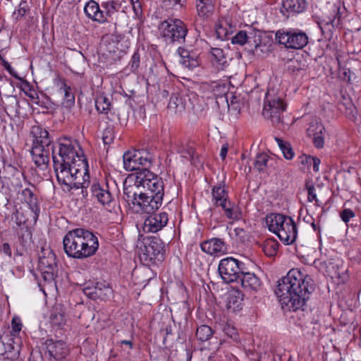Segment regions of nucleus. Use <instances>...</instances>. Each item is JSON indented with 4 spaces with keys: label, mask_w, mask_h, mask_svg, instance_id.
I'll use <instances>...</instances> for the list:
<instances>
[{
    "label": "nucleus",
    "mask_w": 361,
    "mask_h": 361,
    "mask_svg": "<svg viewBox=\"0 0 361 361\" xmlns=\"http://www.w3.org/2000/svg\"><path fill=\"white\" fill-rule=\"evenodd\" d=\"M314 290L312 278L298 269H292L278 281L275 293L283 308L296 311L305 305Z\"/></svg>",
    "instance_id": "f257e3e1"
},
{
    "label": "nucleus",
    "mask_w": 361,
    "mask_h": 361,
    "mask_svg": "<svg viewBox=\"0 0 361 361\" xmlns=\"http://www.w3.org/2000/svg\"><path fill=\"white\" fill-rule=\"evenodd\" d=\"M63 245L65 253L75 259H85L95 254L99 247L97 238L85 228L69 231L63 237Z\"/></svg>",
    "instance_id": "f03ea898"
},
{
    "label": "nucleus",
    "mask_w": 361,
    "mask_h": 361,
    "mask_svg": "<svg viewBox=\"0 0 361 361\" xmlns=\"http://www.w3.org/2000/svg\"><path fill=\"white\" fill-rule=\"evenodd\" d=\"M76 164H66L59 162L57 155H54L53 162L56 178L61 185L69 188H81L83 189L90 184V174L87 160L77 159Z\"/></svg>",
    "instance_id": "7ed1b4c3"
},
{
    "label": "nucleus",
    "mask_w": 361,
    "mask_h": 361,
    "mask_svg": "<svg viewBox=\"0 0 361 361\" xmlns=\"http://www.w3.org/2000/svg\"><path fill=\"white\" fill-rule=\"evenodd\" d=\"M268 229L277 235L286 245L293 244L297 237L296 225L293 219L281 214H270L266 216Z\"/></svg>",
    "instance_id": "20e7f679"
},
{
    "label": "nucleus",
    "mask_w": 361,
    "mask_h": 361,
    "mask_svg": "<svg viewBox=\"0 0 361 361\" xmlns=\"http://www.w3.org/2000/svg\"><path fill=\"white\" fill-rule=\"evenodd\" d=\"M286 109L282 93L278 94L274 90H268L264 103L263 116L274 126L282 123L281 115Z\"/></svg>",
    "instance_id": "39448f33"
},
{
    "label": "nucleus",
    "mask_w": 361,
    "mask_h": 361,
    "mask_svg": "<svg viewBox=\"0 0 361 361\" xmlns=\"http://www.w3.org/2000/svg\"><path fill=\"white\" fill-rule=\"evenodd\" d=\"M24 206L23 209L21 207L19 209H16L14 215L18 226V228H16L17 233L23 242H26L31 238L32 234L25 222L29 220L30 217L35 222L37 221L40 209L39 204H24Z\"/></svg>",
    "instance_id": "423d86ee"
},
{
    "label": "nucleus",
    "mask_w": 361,
    "mask_h": 361,
    "mask_svg": "<svg viewBox=\"0 0 361 361\" xmlns=\"http://www.w3.org/2000/svg\"><path fill=\"white\" fill-rule=\"evenodd\" d=\"M144 248L142 250L140 259L147 265L155 264L164 261L165 245L164 242L155 236L144 240Z\"/></svg>",
    "instance_id": "0eeeda50"
},
{
    "label": "nucleus",
    "mask_w": 361,
    "mask_h": 361,
    "mask_svg": "<svg viewBox=\"0 0 361 361\" xmlns=\"http://www.w3.org/2000/svg\"><path fill=\"white\" fill-rule=\"evenodd\" d=\"M161 35L168 43H181L185 40L187 29L179 19H167L159 26Z\"/></svg>",
    "instance_id": "6e6552de"
},
{
    "label": "nucleus",
    "mask_w": 361,
    "mask_h": 361,
    "mask_svg": "<svg viewBox=\"0 0 361 361\" xmlns=\"http://www.w3.org/2000/svg\"><path fill=\"white\" fill-rule=\"evenodd\" d=\"M275 39L277 42L288 49H300L308 43L307 34L298 30H279L276 33Z\"/></svg>",
    "instance_id": "1a4fd4ad"
},
{
    "label": "nucleus",
    "mask_w": 361,
    "mask_h": 361,
    "mask_svg": "<svg viewBox=\"0 0 361 361\" xmlns=\"http://www.w3.org/2000/svg\"><path fill=\"white\" fill-rule=\"evenodd\" d=\"M243 269L244 264L233 257L222 259L218 267L219 275L226 283L238 282Z\"/></svg>",
    "instance_id": "9d476101"
},
{
    "label": "nucleus",
    "mask_w": 361,
    "mask_h": 361,
    "mask_svg": "<svg viewBox=\"0 0 361 361\" xmlns=\"http://www.w3.org/2000/svg\"><path fill=\"white\" fill-rule=\"evenodd\" d=\"M87 160L83 151L77 142H73L70 140L65 139L59 143L57 159L59 162L66 164H76L77 159Z\"/></svg>",
    "instance_id": "9b49d317"
},
{
    "label": "nucleus",
    "mask_w": 361,
    "mask_h": 361,
    "mask_svg": "<svg viewBox=\"0 0 361 361\" xmlns=\"http://www.w3.org/2000/svg\"><path fill=\"white\" fill-rule=\"evenodd\" d=\"M55 255L50 250L43 249L39 256L38 269L44 281L54 279L56 271Z\"/></svg>",
    "instance_id": "f8f14e48"
},
{
    "label": "nucleus",
    "mask_w": 361,
    "mask_h": 361,
    "mask_svg": "<svg viewBox=\"0 0 361 361\" xmlns=\"http://www.w3.org/2000/svg\"><path fill=\"white\" fill-rule=\"evenodd\" d=\"M149 191L150 194L140 192L139 199L142 202H148L149 203H161L163 200L164 193V183L157 175L152 179L151 183H148L146 187Z\"/></svg>",
    "instance_id": "ddd939ff"
},
{
    "label": "nucleus",
    "mask_w": 361,
    "mask_h": 361,
    "mask_svg": "<svg viewBox=\"0 0 361 361\" xmlns=\"http://www.w3.org/2000/svg\"><path fill=\"white\" fill-rule=\"evenodd\" d=\"M157 211L146 216L143 230L147 233H157L162 229L168 223V214L165 212L157 214Z\"/></svg>",
    "instance_id": "4468645a"
},
{
    "label": "nucleus",
    "mask_w": 361,
    "mask_h": 361,
    "mask_svg": "<svg viewBox=\"0 0 361 361\" xmlns=\"http://www.w3.org/2000/svg\"><path fill=\"white\" fill-rule=\"evenodd\" d=\"M51 154H52V157L54 155H56L54 152V145L32 147L31 155L32 159L36 166L41 167L42 169L47 168L49 162V156Z\"/></svg>",
    "instance_id": "2eb2a0df"
},
{
    "label": "nucleus",
    "mask_w": 361,
    "mask_h": 361,
    "mask_svg": "<svg viewBox=\"0 0 361 361\" xmlns=\"http://www.w3.org/2000/svg\"><path fill=\"white\" fill-rule=\"evenodd\" d=\"M44 345L49 355L56 360H62L69 354L68 346L61 340L47 339Z\"/></svg>",
    "instance_id": "dca6fc26"
},
{
    "label": "nucleus",
    "mask_w": 361,
    "mask_h": 361,
    "mask_svg": "<svg viewBox=\"0 0 361 361\" xmlns=\"http://www.w3.org/2000/svg\"><path fill=\"white\" fill-rule=\"evenodd\" d=\"M175 149L183 158L190 160L192 164H201L200 157L195 153V142L190 140H179L176 143Z\"/></svg>",
    "instance_id": "f3484780"
},
{
    "label": "nucleus",
    "mask_w": 361,
    "mask_h": 361,
    "mask_svg": "<svg viewBox=\"0 0 361 361\" xmlns=\"http://www.w3.org/2000/svg\"><path fill=\"white\" fill-rule=\"evenodd\" d=\"M30 136L32 137V146L54 145L48 131L39 125L32 126Z\"/></svg>",
    "instance_id": "a211bd4d"
},
{
    "label": "nucleus",
    "mask_w": 361,
    "mask_h": 361,
    "mask_svg": "<svg viewBox=\"0 0 361 361\" xmlns=\"http://www.w3.org/2000/svg\"><path fill=\"white\" fill-rule=\"evenodd\" d=\"M326 130L324 126L318 122L310 123L307 130V135L310 137L317 148H322L324 145V134Z\"/></svg>",
    "instance_id": "6ab92c4d"
},
{
    "label": "nucleus",
    "mask_w": 361,
    "mask_h": 361,
    "mask_svg": "<svg viewBox=\"0 0 361 361\" xmlns=\"http://www.w3.org/2000/svg\"><path fill=\"white\" fill-rule=\"evenodd\" d=\"M133 178V176H131L128 177V180L124 182L123 199L127 203H140L141 200L139 199V193L142 192L140 190V186L137 185L135 180L133 184H128V182Z\"/></svg>",
    "instance_id": "aec40b11"
},
{
    "label": "nucleus",
    "mask_w": 361,
    "mask_h": 361,
    "mask_svg": "<svg viewBox=\"0 0 361 361\" xmlns=\"http://www.w3.org/2000/svg\"><path fill=\"white\" fill-rule=\"evenodd\" d=\"M307 5L306 0H283L281 11L283 15L285 11L288 15L301 13L306 10Z\"/></svg>",
    "instance_id": "412c9836"
},
{
    "label": "nucleus",
    "mask_w": 361,
    "mask_h": 361,
    "mask_svg": "<svg viewBox=\"0 0 361 361\" xmlns=\"http://www.w3.org/2000/svg\"><path fill=\"white\" fill-rule=\"evenodd\" d=\"M178 52L180 56L179 63L184 68L192 70L200 65L199 59L195 52L183 48H179Z\"/></svg>",
    "instance_id": "4be33fe9"
},
{
    "label": "nucleus",
    "mask_w": 361,
    "mask_h": 361,
    "mask_svg": "<svg viewBox=\"0 0 361 361\" xmlns=\"http://www.w3.org/2000/svg\"><path fill=\"white\" fill-rule=\"evenodd\" d=\"M238 282L243 288L247 290H257L261 286V281L259 277L251 272H245L244 269L238 279Z\"/></svg>",
    "instance_id": "5701e85b"
},
{
    "label": "nucleus",
    "mask_w": 361,
    "mask_h": 361,
    "mask_svg": "<svg viewBox=\"0 0 361 361\" xmlns=\"http://www.w3.org/2000/svg\"><path fill=\"white\" fill-rule=\"evenodd\" d=\"M201 249L209 255H217L223 253L226 250L225 243L219 238H212L203 242L201 244Z\"/></svg>",
    "instance_id": "b1692460"
},
{
    "label": "nucleus",
    "mask_w": 361,
    "mask_h": 361,
    "mask_svg": "<svg viewBox=\"0 0 361 361\" xmlns=\"http://www.w3.org/2000/svg\"><path fill=\"white\" fill-rule=\"evenodd\" d=\"M84 12L86 16L99 23H104L106 20V17L104 14V12L99 9V4L93 1H89L84 7Z\"/></svg>",
    "instance_id": "393cba45"
},
{
    "label": "nucleus",
    "mask_w": 361,
    "mask_h": 361,
    "mask_svg": "<svg viewBox=\"0 0 361 361\" xmlns=\"http://www.w3.org/2000/svg\"><path fill=\"white\" fill-rule=\"evenodd\" d=\"M17 200L21 203H37V192L35 186L29 183V185L17 193Z\"/></svg>",
    "instance_id": "a878e982"
},
{
    "label": "nucleus",
    "mask_w": 361,
    "mask_h": 361,
    "mask_svg": "<svg viewBox=\"0 0 361 361\" xmlns=\"http://www.w3.org/2000/svg\"><path fill=\"white\" fill-rule=\"evenodd\" d=\"M347 269L344 267L343 263L340 260L329 261V275L331 278H337L341 282L348 279L346 275Z\"/></svg>",
    "instance_id": "bb28decb"
},
{
    "label": "nucleus",
    "mask_w": 361,
    "mask_h": 361,
    "mask_svg": "<svg viewBox=\"0 0 361 361\" xmlns=\"http://www.w3.org/2000/svg\"><path fill=\"white\" fill-rule=\"evenodd\" d=\"M244 294L238 289H233L229 292L227 307L233 311L242 308Z\"/></svg>",
    "instance_id": "cd10ccee"
},
{
    "label": "nucleus",
    "mask_w": 361,
    "mask_h": 361,
    "mask_svg": "<svg viewBox=\"0 0 361 361\" xmlns=\"http://www.w3.org/2000/svg\"><path fill=\"white\" fill-rule=\"evenodd\" d=\"M50 322L54 326L61 328L66 324L65 311L61 305H55L50 314Z\"/></svg>",
    "instance_id": "c85d7f7f"
},
{
    "label": "nucleus",
    "mask_w": 361,
    "mask_h": 361,
    "mask_svg": "<svg viewBox=\"0 0 361 361\" xmlns=\"http://www.w3.org/2000/svg\"><path fill=\"white\" fill-rule=\"evenodd\" d=\"M233 26L226 19H221L216 25V33L217 37L221 40L228 39V36L233 32Z\"/></svg>",
    "instance_id": "c756f323"
},
{
    "label": "nucleus",
    "mask_w": 361,
    "mask_h": 361,
    "mask_svg": "<svg viewBox=\"0 0 361 361\" xmlns=\"http://www.w3.org/2000/svg\"><path fill=\"white\" fill-rule=\"evenodd\" d=\"M123 166L128 171H139L140 166L137 161L136 150L128 151L124 153L123 156Z\"/></svg>",
    "instance_id": "7c9ffc66"
},
{
    "label": "nucleus",
    "mask_w": 361,
    "mask_h": 361,
    "mask_svg": "<svg viewBox=\"0 0 361 361\" xmlns=\"http://www.w3.org/2000/svg\"><path fill=\"white\" fill-rule=\"evenodd\" d=\"M92 195L95 197L99 203H111L114 198L108 190L101 188L99 185H93L91 188Z\"/></svg>",
    "instance_id": "2f4dec72"
},
{
    "label": "nucleus",
    "mask_w": 361,
    "mask_h": 361,
    "mask_svg": "<svg viewBox=\"0 0 361 361\" xmlns=\"http://www.w3.org/2000/svg\"><path fill=\"white\" fill-rule=\"evenodd\" d=\"M157 175L154 173L151 172L147 168H143L142 170L136 173L135 180L137 183V185H139L140 187L145 188L148 183H151L152 179Z\"/></svg>",
    "instance_id": "473e14b6"
},
{
    "label": "nucleus",
    "mask_w": 361,
    "mask_h": 361,
    "mask_svg": "<svg viewBox=\"0 0 361 361\" xmlns=\"http://www.w3.org/2000/svg\"><path fill=\"white\" fill-rule=\"evenodd\" d=\"M219 206L229 219L238 220L242 218L243 211L239 204H219Z\"/></svg>",
    "instance_id": "72a5a7b5"
},
{
    "label": "nucleus",
    "mask_w": 361,
    "mask_h": 361,
    "mask_svg": "<svg viewBox=\"0 0 361 361\" xmlns=\"http://www.w3.org/2000/svg\"><path fill=\"white\" fill-rule=\"evenodd\" d=\"M93 295V300H106L112 295V289L105 282H97V290Z\"/></svg>",
    "instance_id": "f704fd0d"
},
{
    "label": "nucleus",
    "mask_w": 361,
    "mask_h": 361,
    "mask_svg": "<svg viewBox=\"0 0 361 361\" xmlns=\"http://www.w3.org/2000/svg\"><path fill=\"white\" fill-rule=\"evenodd\" d=\"M196 7L198 15L204 18H209L213 14L214 8L212 0L197 3Z\"/></svg>",
    "instance_id": "c9c22d12"
},
{
    "label": "nucleus",
    "mask_w": 361,
    "mask_h": 361,
    "mask_svg": "<svg viewBox=\"0 0 361 361\" xmlns=\"http://www.w3.org/2000/svg\"><path fill=\"white\" fill-rule=\"evenodd\" d=\"M210 53L212 56L213 62L215 61L219 68L224 69L228 64L224 51L222 49L213 47Z\"/></svg>",
    "instance_id": "e433bc0d"
},
{
    "label": "nucleus",
    "mask_w": 361,
    "mask_h": 361,
    "mask_svg": "<svg viewBox=\"0 0 361 361\" xmlns=\"http://www.w3.org/2000/svg\"><path fill=\"white\" fill-rule=\"evenodd\" d=\"M136 152L140 168L141 166L149 167L154 160L153 155L145 149L136 150Z\"/></svg>",
    "instance_id": "4c0bfd02"
},
{
    "label": "nucleus",
    "mask_w": 361,
    "mask_h": 361,
    "mask_svg": "<svg viewBox=\"0 0 361 361\" xmlns=\"http://www.w3.org/2000/svg\"><path fill=\"white\" fill-rule=\"evenodd\" d=\"M212 197L216 203H226L229 200L228 195L224 185L214 186L212 189Z\"/></svg>",
    "instance_id": "58836bf2"
},
{
    "label": "nucleus",
    "mask_w": 361,
    "mask_h": 361,
    "mask_svg": "<svg viewBox=\"0 0 361 361\" xmlns=\"http://www.w3.org/2000/svg\"><path fill=\"white\" fill-rule=\"evenodd\" d=\"M95 106L99 112L107 114L111 107L109 99L103 94L97 96L95 100Z\"/></svg>",
    "instance_id": "ea45409f"
},
{
    "label": "nucleus",
    "mask_w": 361,
    "mask_h": 361,
    "mask_svg": "<svg viewBox=\"0 0 361 361\" xmlns=\"http://www.w3.org/2000/svg\"><path fill=\"white\" fill-rule=\"evenodd\" d=\"M168 109L174 114L181 113L185 109V105L183 102L182 98L176 95H172L170 97Z\"/></svg>",
    "instance_id": "a19ab883"
},
{
    "label": "nucleus",
    "mask_w": 361,
    "mask_h": 361,
    "mask_svg": "<svg viewBox=\"0 0 361 361\" xmlns=\"http://www.w3.org/2000/svg\"><path fill=\"white\" fill-rule=\"evenodd\" d=\"M213 334L214 331L207 325H201L196 330V337L202 342L208 341Z\"/></svg>",
    "instance_id": "79ce46f5"
},
{
    "label": "nucleus",
    "mask_w": 361,
    "mask_h": 361,
    "mask_svg": "<svg viewBox=\"0 0 361 361\" xmlns=\"http://www.w3.org/2000/svg\"><path fill=\"white\" fill-rule=\"evenodd\" d=\"M275 140L276 141L280 149L281 150L283 157L286 159H292L294 157V152L290 144L288 142L283 141L282 139L279 137H275Z\"/></svg>",
    "instance_id": "37998d69"
},
{
    "label": "nucleus",
    "mask_w": 361,
    "mask_h": 361,
    "mask_svg": "<svg viewBox=\"0 0 361 361\" xmlns=\"http://www.w3.org/2000/svg\"><path fill=\"white\" fill-rule=\"evenodd\" d=\"M106 206L102 211V214L112 220H118V212L121 210L119 205L116 204H104Z\"/></svg>",
    "instance_id": "c03bdc74"
},
{
    "label": "nucleus",
    "mask_w": 361,
    "mask_h": 361,
    "mask_svg": "<svg viewBox=\"0 0 361 361\" xmlns=\"http://www.w3.org/2000/svg\"><path fill=\"white\" fill-rule=\"evenodd\" d=\"M279 243L274 240H267L263 246V250L266 255L274 257L276 255L279 250Z\"/></svg>",
    "instance_id": "a18cd8bd"
},
{
    "label": "nucleus",
    "mask_w": 361,
    "mask_h": 361,
    "mask_svg": "<svg viewBox=\"0 0 361 361\" xmlns=\"http://www.w3.org/2000/svg\"><path fill=\"white\" fill-rule=\"evenodd\" d=\"M269 159V157L267 154L262 153L257 154L255 161V169L258 171H264L267 166Z\"/></svg>",
    "instance_id": "49530a36"
},
{
    "label": "nucleus",
    "mask_w": 361,
    "mask_h": 361,
    "mask_svg": "<svg viewBox=\"0 0 361 361\" xmlns=\"http://www.w3.org/2000/svg\"><path fill=\"white\" fill-rule=\"evenodd\" d=\"M223 331L224 334L234 341H239V335L237 329L229 324H226L224 326Z\"/></svg>",
    "instance_id": "de8ad7c7"
},
{
    "label": "nucleus",
    "mask_w": 361,
    "mask_h": 361,
    "mask_svg": "<svg viewBox=\"0 0 361 361\" xmlns=\"http://www.w3.org/2000/svg\"><path fill=\"white\" fill-rule=\"evenodd\" d=\"M4 341H6L7 343L5 345V351L6 353H13V356H17L19 354V346L16 345L15 346L13 343V339L10 338L9 336H6L4 338V340L2 341L4 344Z\"/></svg>",
    "instance_id": "09e8293b"
},
{
    "label": "nucleus",
    "mask_w": 361,
    "mask_h": 361,
    "mask_svg": "<svg viewBox=\"0 0 361 361\" xmlns=\"http://www.w3.org/2000/svg\"><path fill=\"white\" fill-rule=\"evenodd\" d=\"M305 190H307L308 201L312 202L313 200H314L316 201V202H317L318 200L317 199L316 188L311 181H306Z\"/></svg>",
    "instance_id": "8fccbe9b"
},
{
    "label": "nucleus",
    "mask_w": 361,
    "mask_h": 361,
    "mask_svg": "<svg viewBox=\"0 0 361 361\" xmlns=\"http://www.w3.org/2000/svg\"><path fill=\"white\" fill-rule=\"evenodd\" d=\"M334 21V20H329V21L322 20L318 23L322 33H329V37L333 34Z\"/></svg>",
    "instance_id": "3c124183"
},
{
    "label": "nucleus",
    "mask_w": 361,
    "mask_h": 361,
    "mask_svg": "<svg viewBox=\"0 0 361 361\" xmlns=\"http://www.w3.org/2000/svg\"><path fill=\"white\" fill-rule=\"evenodd\" d=\"M97 290V282H87L85 283L84 287L82 288L83 293L88 298L93 300V295H94V292Z\"/></svg>",
    "instance_id": "603ef678"
},
{
    "label": "nucleus",
    "mask_w": 361,
    "mask_h": 361,
    "mask_svg": "<svg viewBox=\"0 0 361 361\" xmlns=\"http://www.w3.org/2000/svg\"><path fill=\"white\" fill-rule=\"evenodd\" d=\"M247 36L245 31L238 32L234 37H232V43L243 45L247 42Z\"/></svg>",
    "instance_id": "864d4df0"
},
{
    "label": "nucleus",
    "mask_w": 361,
    "mask_h": 361,
    "mask_svg": "<svg viewBox=\"0 0 361 361\" xmlns=\"http://www.w3.org/2000/svg\"><path fill=\"white\" fill-rule=\"evenodd\" d=\"M140 54L138 51L134 52L129 63L132 71H136L140 67Z\"/></svg>",
    "instance_id": "5fc2aeb1"
},
{
    "label": "nucleus",
    "mask_w": 361,
    "mask_h": 361,
    "mask_svg": "<svg viewBox=\"0 0 361 361\" xmlns=\"http://www.w3.org/2000/svg\"><path fill=\"white\" fill-rule=\"evenodd\" d=\"M104 6L106 10V15L111 16L114 11H118L120 4L116 1H109L104 3Z\"/></svg>",
    "instance_id": "6e6d98bb"
},
{
    "label": "nucleus",
    "mask_w": 361,
    "mask_h": 361,
    "mask_svg": "<svg viewBox=\"0 0 361 361\" xmlns=\"http://www.w3.org/2000/svg\"><path fill=\"white\" fill-rule=\"evenodd\" d=\"M0 61L1 62L2 66L6 68V70L15 78L18 80H21V78L18 76L17 73L13 70V68L11 66V65L0 55Z\"/></svg>",
    "instance_id": "4d7b16f0"
},
{
    "label": "nucleus",
    "mask_w": 361,
    "mask_h": 361,
    "mask_svg": "<svg viewBox=\"0 0 361 361\" xmlns=\"http://www.w3.org/2000/svg\"><path fill=\"white\" fill-rule=\"evenodd\" d=\"M158 209V207H154L153 204L152 206H144L141 207L140 212H139L138 215L141 216L142 217H145V216H149L154 212L157 211Z\"/></svg>",
    "instance_id": "13d9d810"
},
{
    "label": "nucleus",
    "mask_w": 361,
    "mask_h": 361,
    "mask_svg": "<svg viewBox=\"0 0 361 361\" xmlns=\"http://www.w3.org/2000/svg\"><path fill=\"white\" fill-rule=\"evenodd\" d=\"M158 209V207H154L153 204L152 206H144L141 207L140 212H139L138 215L141 216L142 217H145V216H149L154 212L157 211Z\"/></svg>",
    "instance_id": "bf43d9fd"
},
{
    "label": "nucleus",
    "mask_w": 361,
    "mask_h": 361,
    "mask_svg": "<svg viewBox=\"0 0 361 361\" xmlns=\"http://www.w3.org/2000/svg\"><path fill=\"white\" fill-rule=\"evenodd\" d=\"M152 206V204H125L129 214H137L140 212L141 207Z\"/></svg>",
    "instance_id": "052dcab7"
},
{
    "label": "nucleus",
    "mask_w": 361,
    "mask_h": 361,
    "mask_svg": "<svg viewBox=\"0 0 361 361\" xmlns=\"http://www.w3.org/2000/svg\"><path fill=\"white\" fill-rule=\"evenodd\" d=\"M305 161L306 163L313 166V169L314 171H319V166L321 162L319 159L317 157L309 156L305 157Z\"/></svg>",
    "instance_id": "680f3d73"
},
{
    "label": "nucleus",
    "mask_w": 361,
    "mask_h": 361,
    "mask_svg": "<svg viewBox=\"0 0 361 361\" xmlns=\"http://www.w3.org/2000/svg\"><path fill=\"white\" fill-rule=\"evenodd\" d=\"M226 102L228 107H231L235 110H240V106L235 96L232 95L230 97H226Z\"/></svg>",
    "instance_id": "e2e57ef3"
},
{
    "label": "nucleus",
    "mask_w": 361,
    "mask_h": 361,
    "mask_svg": "<svg viewBox=\"0 0 361 361\" xmlns=\"http://www.w3.org/2000/svg\"><path fill=\"white\" fill-rule=\"evenodd\" d=\"M12 331L14 334H18L22 327L21 320L18 317H14L11 322Z\"/></svg>",
    "instance_id": "0e129e2a"
},
{
    "label": "nucleus",
    "mask_w": 361,
    "mask_h": 361,
    "mask_svg": "<svg viewBox=\"0 0 361 361\" xmlns=\"http://www.w3.org/2000/svg\"><path fill=\"white\" fill-rule=\"evenodd\" d=\"M340 216L345 223H348L351 218L355 216V213L351 209H345L341 212Z\"/></svg>",
    "instance_id": "69168bd1"
},
{
    "label": "nucleus",
    "mask_w": 361,
    "mask_h": 361,
    "mask_svg": "<svg viewBox=\"0 0 361 361\" xmlns=\"http://www.w3.org/2000/svg\"><path fill=\"white\" fill-rule=\"evenodd\" d=\"M235 235L239 238L242 241L247 240L249 238V234L242 228H235L234 229Z\"/></svg>",
    "instance_id": "338daca9"
},
{
    "label": "nucleus",
    "mask_w": 361,
    "mask_h": 361,
    "mask_svg": "<svg viewBox=\"0 0 361 361\" xmlns=\"http://www.w3.org/2000/svg\"><path fill=\"white\" fill-rule=\"evenodd\" d=\"M0 252L8 256L9 258L12 257V250L10 245L8 243H4L0 247Z\"/></svg>",
    "instance_id": "774afa93"
}]
</instances>
